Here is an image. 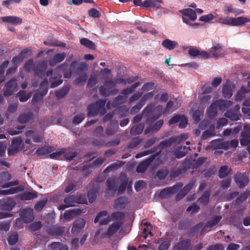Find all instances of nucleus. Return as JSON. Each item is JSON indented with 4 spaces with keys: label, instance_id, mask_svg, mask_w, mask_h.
Returning <instances> with one entry per match:
<instances>
[{
    "label": "nucleus",
    "instance_id": "48",
    "mask_svg": "<svg viewBox=\"0 0 250 250\" xmlns=\"http://www.w3.org/2000/svg\"><path fill=\"white\" fill-rule=\"evenodd\" d=\"M241 139L240 140L241 145L243 146L249 145L250 143V135L243 131L241 133Z\"/></svg>",
    "mask_w": 250,
    "mask_h": 250
},
{
    "label": "nucleus",
    "instance_id": "21",
    "mask_svg": "<svg viewBox=\"0 0 250 250\" xmlns=\"http://www.w3.org/2000/svg\"><path fill=\"white\" fill-rule=\"evenodd\" d=\"M123 224V222L116 221L110 225L107 230L106 234L110 237L113 235L120 228Z\"/></svg>",
    "mask_w": 250,
    "mask_h": 250
},
{
    "label": "nucleus",
    "instance_id": "12",
    "mask_svg": "<svg viewBox=\"0 0 250 250\" xmlns=\"http://www.w3.org/2000/svg\"><path fill=\"white\" fill-rule=\"evenodd\" d=\"M21 219L25 223L32 222L34 219L33 210L31 208H25L22 210L21 213Z\"/></svg>",
    "mask_w": 250,
    "mask_h": 250
},
{
    "label": "nucleus",
    "instance_id": "22",
    "mask_svg": "<svg viewBox=\"0 0 250 250\" xmlns=\"http://www.w3.org/2000/svg\"><path fill=\"white\" fill-rule=\"evenodd\" d=\"M47 93V90L46 89L38 90L34 93L32 99V103L33 104H35L37 102L42 101L44 96Z\"/></svg>",
    "mask_w": 250,
    "mask_h": 250
},
{
    "label": "nucleus",
    "instance_id": "32",
    "mask_svg": "<svg viewBox=\"0 0 250 250\" xmlns=\"http://www.w3.org/2000/svg\"><path fill=\"white\" fill-rule=\"evenodd\" d=\"M145 127V124L140 123L133 125L130 130V133L132 136L139 135L142 133Z\"/></svg>",
    "mask_w": 250,
    "mask_h": 250
},
{
    "label": "nucleus",
    "instance_id": "3",
    "mask_svg": "<svg viewBox=\"0 0 250 250\" xmlns=\"http://www.w3.org/2000/svg\"><path fill=\"white\" fill-rule=\"evenodd\" d=\"M153 110V107L152 105H147L142 112L143 116L146 118V123L149 125L158 119L161 116L160 113L154 114Z\"/></svg>",
    "mask_w": 250,
    "mask_h": 250
},
{
    "label": "nucleus",
    "instance_id": "34",
    "mask_svg": "<svg viewBox=\"0 0 250 250\" xmlns=\"http://www.w3.org/2000/svg\"><path fill=\"white\" fill-rule=\"evenodd\" d=\"M24 190V188L22 186L13 187L8 189L0 190V194L10 195L21 192Z\"/></svg>",
    "mask_w": 250,
    "mask_h": 250
},
{
    "label": "nucleus",
    "instance_id": "60",
    "mask_svg": "<svg viewBox=\"0 0 250 250\" xmlns=\"http://www.w3.org/2000/svg\"><path fill=\"white\" fill-rule=\"evenodd\" d=\"M222 217L220 216H216L211 220L208 221L207 222V225L209 227V228H211L215 226H216L221 220Z\"/></svg>",
    "mask_w": 250,
    "mask_h": 250
},
{
    "label": "nucleus",
    "instance_id": "30",
    "mask_svg": "<svg viewBox=\"0 0 250 250\" xmlns=\"http://www.w3.org/2000/svg\"><path fill=\"white\" fill-rule=\"evenodd\" d=\"M37 192L35 190H32L31 191H25L20 194V199L22 200L28 201L32 200L37 198Z\"/></svg>",
    "mask_w": 250,
    "mask_h": 250
},
{
    "label": "nucleus",
    "instance_id": "50",
    "mask_svg": "<svg viewBox=\"0 0 250 250\" xmlns=\"http://www.w3.org/2000/svg\"><path fill=\"white\" fill-rule=\"evenodd\" d=\"M250 193V191H246L241 193L240 196L237 197L234 202L235 206H238L242 204L243 201L246 200L248 197Z\"/></svg>",
    "mask_w": 250,
    "mask_h": 250
},
{
    "label": "nucleus",
    "instance_id": "28",
    "mask_svg": "<svg viewBox=\"0 0 250 250\" xmlns=\"http://www.w3.org/2000/svg\"><path fill=\"white\" fill-rule=\"evenodd\" d=\"M188 150H190L188 146L178 147L175 149L174 154L176 158L180 159L186 156Z\"/></svg>",
    "mask_w": 250,
    "mask_h": 250
},
{
    "label": "nucleus",
    "instance_id": "47",
    "mask_svg": "<svg viewBox=\"0 0 250 250\" xmlns=\"http://www.w3.org/2000/svg\"><path fill=\"white\" fill-rule=\"evenodd\" d=\"M70 86H65L56 92V96L58 99H62L69 92Z\"/></svg>",
    "mask_w": 250,
    "mask_h": 250
},
{
    "label": "nucleus",
    "instance_id": "8",
    "mask_svg": "<svg viewBox=\"0 0 250 250\" xmlns=\"http://www.w3.org/2000/svg\"><path fill=\"white\" fill-rule=\"evenodd\" d=\"M234 181L240 188L245 187L249 183V179L246 173H237L234 176Z\"/></svg>",
    "mask_w": 250,
    "mask_h": 250
},
{
    "label": "nucleus",
    "instance_id": "1",
    "mask_svg": "<svg viewBox=\"0 0 250 250\" xmlns=\"http://www.w3.org/2000/svg\"><path fill=\"white\" fill-rule=\"evenodd\" d=\"M105 103V100H99L96 103L88 105L87 108V117H94L98 114H100L101 116L104 115L106 113Z\"/></svg>",
    "mask_w": 250,
    "mask_h": 250
},
{
    "label": "nucleus",
    "instance_id": "7",
    "mask_svg": "<svg viewBox=\"0 0 250 250\" xmlns=\"http://www.w3.org/2000/svg\"><path fill=\"white\" fill-rule=\"evenodd\" d=\"M22 140L21 137H19L13 139L11 142V146L8 149L9 155H13L17 153L22 148L21 146Z\"/></svg>",
    "mask_w": 250,
    "mask_h": 250
},
{
    "label": "nucleus",
    "instance_id": "35",
    "mask_svg": "<svg viewBox=\"0 0 250 250\" xmlns=\"http://www.w3.org/2000/svg\"><path fill=\"white\" fill-rule=\"evenodd\" d=\"M210 193V189L206 190L203 192L201 196L198 198V201L200 202L204 206L207 205L209 202V197Z\"/></svg>",
    "mask_w": 250,
    "mask_h": 250
},
{
    "label": "nucleus",
    "instance_id": "18",
    "mask_svg": "<svg viewBox=\"0 0 250 250\" xmlns=\"http://www.w3.org/2000/svg\"><path fill=\"white\" fill-rule=\"evenodd\" d=\"M189 54L192 57H198L203 59H208L209 57V54L206 51H200L195 48H190L188 50Z\"/></svg>",
    "mask_w": 250,
    "mask_h": 250
},
{
    "label": "nucleus",
    "instance_id": "61",
    "mask_svg": "<svg viewBox=\"0 0 250 250\" xmlns=\"http://www.w3.org/2000/svg\"><path fill=\"white\" fill-rule=\"evenodd\" d=\"M195 183V180H191L188 185H186L181 190L186 195L191 189Z\"/></svg>",
    "mask_w": 250,
    "mask_h": 250
},
{
    "label": "nucleus",
    "instance_id": "23",
    "mask_svg": "<svg viewBox=\"0 0 250 250\" xmlns=\"http://www.w3.org/2000/svg\"><path fill=\"white\" fill-rule=\"evenodd\" d=\"M118 127V123L117 121H111L106 129V134L108 136L113 135L117 131Z\"/></svg>",
    "mask_w": 250,
    "mask_h": 250
},
{
    "label": "nucleus",
    "instance_id": "27",
    "mask_svg": "<svg viewBox=\"0 0 250 250\" xmlns=\"http://www.w3.org/2000/svg\"><path fill=\"white\" fill-rule=\"evenodd\" d=\"M120 180L121 184L118 188V194H121L124 193L127 185V179L126 174H121L120 176Z\"/></svg>",
    "mask_w": 250,
    "mask_h": 250
},
{
    "label": "nucleus",
    "instance_id": "38",
    "mask_svg": "<svg viewBox=\"0 0 250 250\" xmlns=\"http://www.w3.org/2000/svg\"><path fill=\"white\" fill-rule=\"evenodd\" d=\"M249 92L247 87L245 86H241L240 89L237 91L235 98L236 102H240L245 98V94Z\"/></svg>",
    "mask_w": 250,
    "mask_h": 250
},
{
    "label": "nucleus",
    "instance_id": "56",
    "mask_svg": "<svg viewBox=\"0 0 250 250\" xmlns=\"http://www.w3.org/2000/svg\"><path fill=\"white\" fill-rule=\"evenodd\" d=\"M80 43L82 45L88 47L89 49H93L95 48V44L93 43V42L86 38L82 39L80 40Z\"/></svg>",
    "mask_w": 250,
    "mask_h": 250
},
{
    "label": "nucleus",
    "instance_id": "6",
    "mask_svg": "<svg viewBox=\"0 0 250 250\" xmlns=\"http://www.w3.org/2000/svg\"><path fill=\"white\" fill-rule=\"evenodd\" d=\"M3 94L6 97L11 96L18 90V81L15 78L11 79L5 85Z\"/></svg>",
    "mask_w": 250,
    "mask_h": 250
},
{
    "label": "nucleus",
    "instance_id": "62",
    "mask_svg": "<svg viewBox=\"0 0 250 250\" xmlns=\"http://www.w3.org/2000/svg\"><path fill=\"white\" fill-rule=\"evenodd\" d=\"M195 183V180H191L188 185H186L181 190L186 195L191 189Z\"/></svg>",
    "mask_w": 250,
    "mask_h": 250
},
{
    "label": "nucleus",
    "instance_id": "40",
    "mask_svg": "<svg viewBox=\"0 0 250 250\" xmlns=\"http://www.w3.org/2000/svg\"><path fill=\"white\" fill-rule=\"evenodd\" d=\"M25 136L27 137H32L33 142L35 143H41L43 140V137L38 134H35L32 130H29L25 132Z\"/></svg>",
    "mask_w": 250,
    "mask_h": 250
},
{
    "label": "nucleus",
    "instance_id": "36",
    "mask_svg": "<svg viewBox=\"0 0 250 250\" xmlns=\"http://www.w3.org/2000/svg\"><path fill=\"white\" fill-rule=\"evenodd\" d=\"M1 20L4 22H9L14 24H20L22 20L16 16H5L1 18Z\"/></svg>",
    "mask_w": 250,
    "mask_h": 250
},
{
    "label": "nucleus",
    "instance_id": "59",
    "mask_svg": "<svg viewBox=\"0 0 250 250\" xmlns=\"http://www.w3.org/2000/svg\"><path fill=\"white\" fill-rule=\"evenodd\" d=\"M171 138L172 139L173 143H176L177 144H179L181 142L187 140L188 138V136L186 134H181L179 135Z\"/></svg>",
    "mask_w": 250,
    "mask_h": 250
},
{
    "label": "nucleus",
    "instance_id": "10",
    "mask_svg": "<svg viewBox=\"0 0 250 250\" xmlns=\"http://www.w3.org/2000/svg\"><path fill=\"white\" fill-rule=\"evenodd\" d=\"M154 155H151L145 160L141 162L136 168V171L139 173H144L147 169L148 166L155 158Z\"/></svg>",
    "mask_w": 250,
    "mask_h": 250
},
{
    "label": "nucleus",
    "instance_id": "20",
    "mask_svg": "<svg viewBox=\"0 0 250 250\" xmlns=\"http://www.w3.org/2000/svg\"><path fill=\"white\" fill-rule=\"evenodd\" d=\"M127 203V198L126 197H120L114 201V208L118 210L123 209L125 208Z\"/></svg>",
    "mask_w": 250,
    "mask_h": 250
},
{
    "label": "nucleus",
    "instance_id": "15",
    "mask_svg": "<svg viewBox=\"0 0 250 250\" xmlns=\"http://www.w3.org/2000/svg\"><path fill=\"white\" fill-rule=\"evenodd\" d=\"M174 250H191V241L189 239L180 240L175 245Z\"/></svg>",
    "mask_w": 250,
    "mask_h": 250
},
{
    "label": "nucleus",
    "instance_id": "49",
    "mask_svg": "<svg viewBox=\"0 0 250 250\" xmlns=\"http://www.w3.org/2000/svg\"><path fill=\"white\" fill-rule=\"evenodd\" d=\"M63 156L66 160L71 161L76 156L77 153L71 150H65L62 151Z\"/></svg>",
    "mask_w": 250,
    "mask_h": 250
},
{
    "label": "nucleus",
    "instance_id": "37",
    "mask_svg": "<svg viewBox=\"0 0 250 250\" xmlns=\"http://www.w3.org/2000/svg\"><path fill=\"white\" fill-rule=\"evenodd\" d=\"M217 106L214 102L212 103L207 110V114L209 119H213L217 115Z\"/></svg>",
    "mask_w": 250,
    "mask_h": 250
},
{
    "label": "nucleus",
    "instance_id": "64",
    "mask_svg": "<svg viewBox=\"0 0 250 250\" xmlns=\"http://www.w3.org/2000/svg\"><path fill=\"white\" fill-rule=\"evenodd\" d=\"M32 54V49L31 48H26L22 50L20 53V56L22 60L25 58H28Z\"/></svg>",
    "mask_w": 250,
    "mask_h": 250
},
{
    "label": "nucleus",
    "instance_id": "16",
    "mask_svg": "<svg viewBox=\"0 0 250 250\" xmlns=\"http://www.w3.org/2000/svg\"><path fill=\"white\" fill-rule=\"evenodd\" d=\"M46 67V62L42 61L39 62L34 69L35 75L42 78L44 75Z\"/></svg>",
    "mask_w": 250,
    "mask_h": 250
},
{
    "label": "nucleus",
    "instance_id": "26",
    "mask_svg": "<svg viewBox=\"0 0 250 250\" xmlns=\"http://www.w3.org/2000/svg\"><path fill=\"white\" fill-rule=\"evenodd\" d=\"M180 13L183 15V17H188L189 20L195 21L197 19V15L194 10L191 8H185L179 11Z\"/></svg>",
    "mask_w": 250,
    "mask_h": 250
},
{
    "label": "nucleus",
    "instance_id": "42",
    "mask_svg": "<svg viewBox=\"0 0 250 250\" xmlns=\"http://www.w3.org/2000/svg\"><path fill=\"white\" fill-rule=\"evenodd\" d=\"M223 11L226 14L231 13L235 14V16L244 13L243 10L234 8L230 5H226Z\"/></svg>",
    "mask_w": 250,
    "mask_h": 250
},
{
    "label": "nucleus",
    "instance_id": "58",
    "mask_svg": "<svg viewBox=\"0 0 250 250\" xmlns=\"http://www.w3.org/2000/svg\"><path fill=\"white\" fill-rule=\"evenodd\" d=\"M229 171L228 170V167L226 166H222L219 170V177L224 178L229 174Z\"/></svg>",
    "mask_w": 250,
    "mask_h": 250
},
{
    "label": "nucleus",
    "instance_id": "31",
    "mask_svg": "<svg viewBox=\"0 0 250 250\" xmlns=\"http://www.w3.org/2000/svg\"><path fill=\"white\" fill-rule=\"evenodd\" d=\"M225 116L231 121H237L240 120L241 114L237 113L235 110L230 109L225 113Z\"/></svg>",
    "mask_w": 250,
    "mask_h": 250
},
{
    "label": "nucleus",
    "instance_id": "43",
    "mask_svg": "<svg viewBox=\"0 0 250 250\" xmlns=\"http://www.w3.org/2000/svg\"><path fill=\"white\" fill-rule=\"evenodd\" d=\"M53 151V148L50 146H44L38 148L36 153L38 156H41L50 153Z\"/></svg>",
    "mask_w": 250,
    "mask_h": 250
},
{
    "label": "nucleus",
    "instance_id": "11",
    "mask_svg": "<svg viewBox=\"0 0 250 250\" xmlns=\"http://www.w3.org/2000/svg\"><path fill=\"white\" fill-rule=\"evenodd\" d=\"M34 119V114L31 111H28L20 114L18 117V121L21 124H24L28 123H33Z\"/></svg>",
    "mask_w": 250,
    "mask_h": 250
},
{
    "label": "nucleus",
    "instance_id": "45",
    "mask_svg": "<svg viewBox=\"0 0 250 250\" xmlns=\"http://www.w3.org/2000/svg\"><path fill=\"white\" fill-rule=\"evenodd\" d=\"M160 244L158 250H167L170 245V241L166 238H161L160 240Z\"/></svg>",
    "mask_w": 250,
    "mask_h": 250
},
{
    "label": "nucleus",
    "instance_id": "39",
    "mask_svg": "<svg viewBox=\"0 0 250 250\" xmlns=\"http://www.w3.org/2000/svg\"><path fill=\"white\" fill-rule=\"evenodd\" d=\"M250 21V19L244 17L232 18V26H241Z\"/></svg>",
    "mask_w": 250,
    "mask_h": 250
},
{
    "label": "nucleus",
    "instance_id": "52",
    "mask_svg": "<svg viewBox=\"0 0 250 250\" xmlns=\"http://www.w3.org/2000/svg\"><path fill=\"white\" fill-rule=\"evenodd\" d=\"M97 190L92 189L87 192V196L89 203H93L97 198Z\"/></svg>",
    "mask_w": 250,
    "mask_h": 250
},
{
    "label": "nucleus",
    "instance_id": "17",
    "mask_svg": "<svg viewBox=\"0 0 250 250\" xmlns=\"http://www.w3.org/2000/svg\"><path fill=\"white\" fill-rule=\"evenodd\" d=\"M162 3V0H146L143 2V6L146 8H151L157 10L161 8L160 3Z\"/></svg>",
    "mask_w": 250,
    "mask_h": 250
},
{
    "label": "nucleus",
    "instance_id": "63",
    "mask_svg": "<svg viewBox=\"0 0 250 250\" xmlns=\"http://www.w3.org/2000/svg\"><path fill=\"white\" fill-rule=\"evenodd\" d=\"M19 236L17 233L10 235L8 238V242L10 245H15L18 241Z\"/></svg>",
    "mask_w": 250,
    "mask_h": 250
},
{
    "label": "nucleus",
    "instance_id": "54",
    "mask_svg": "<svg viewBox=\"0 0 250 250\" xmlns=\"http://www.w3.org/2000/svg\"><path fill=\"white\" fill-rule=\"evenodd\" d=\"M223 95L225 98H229L232 95V89L230 86L225 85L222 88Z\"/></svg>",
    "mask_w": 250,
    "mask_h": 250
},
{
    "label": "nucleus",
    "instance_id": "24",
    "mask_svg": "<svg viewBox=\"0 0 250 250\" xmlns=\"http://www.w3.org/2000/svg\"><path fill=\"white\" fill-rule=\"evenodd\" d=\"M64 231L63 227L55 225L47 229V233L52 236H59L62 234Z\"/></svg>",
    "mask_w": 250,
    "mask_h": 250
},
{
    "label": "nucleus",
    "instance_id": "41",
    "mask_svg": "<svg viewBox=\"0 0 250 250\" xmlns=\"http://www.w3.org/2000/svg\"><path fill=\"white\" fill-rule=\"evenodd\" d=\"M162 45L164 48L168 50H172L177 47L178 44L176 42L167 39L162 42Z\"/></svg>",
    "mask_w": 250,
    "mask_h": 250
},
{
    "label": "nucleus",
    "instance_id": "29",
    "mask_svg": "<svg viewBox=\"0 0 250 250\" xmlns=\"http://www.w3.org/2000/svg\"><path fill=\"white\" fill-rule=\"evenodd\" d=\"M82 212L80 209H71L64 212L63 216L65 220L70 221Z\"/></svg>",
    "mask_w": 250,
    "mask_h": 250
},
{
    "label": "nucleus",
    "instance_id": "44",
    "mask_svg": "<svg viewBox=\"0 0 250 250\" xmlns=\"http://www.w3.org/2000/svg\"><path fill=\"white\" fill-rule=\"evenodd\" d=\"M79 77L75 79L73 82L75 85H84L88 78L87 73H84L81 75H78Z\"/></svg>",
    "mask_w": 250,
    "mask_h": 250
},
{
    "label": "nucleus",
    "instance_id": "13",
    "mask_svg": "<svg viewBox=\"0 0 250 250\" xmlns=\"http://www.w3.org/2000/svg\"><path fill=\"white\" fill-rule=\"evenodd\" d=\"M85 225V221L83 218H79L73 223L71 229V232L73 234H78Z\"/></svg>",
    "mask_w": 250,
    "mask_h": 250
},
{
    "label": "nucleus",
    "instance_id": "9",
    "mask_svg": "<svg viewBox=\"0 0 250 250\" xmlns=\"http://www.w3.org/2000/svg\"><path fill=\"white\" fill-rule=\"evenodd\" d=\"M15 205V201L11 197L0 200V210L10 211Z\"/></svg>",
    "mask_w": 250,
    "mask_h": 250
},
{
    "label": "nucleus",
    "instance_id": "25",
    "mask_svg": "<svg viewBox=\"0 0 250 250\" xmlns=\"http://www.w3.org/2000/svg\"><path fill=\"white\" fill-rule=\"evenodd\" d=\"M65 56L66 54L64 52L62 53H57L49 60V64L50 66H54L56 64L63 61Z\"/></svg>",
    "mask_w": 250,
    "mask_h": 250
},
{
    "label": "nucleus",
    "instance_id": "2",
    "mask_svg": "<svg viewBox=\"0 0 250 250\" xmlns=\"http://www.w3.org/2000/svg\"><path fill=\"white\" fill-rule=\"evenodd\" d=\"M115 85L116 83L112 79L105 81L104 85H102L99 88L100 94L105 97L116 95L119 92V90L114 88Z\"/></svg>",
    "mask_w": 250,
    "mask_h": 250
},
{
    "label": "nucleus",
    "instance_id": "33",
    "mask_svg": "<svg viewBox=\"0 0 250 250\" xmlns=\"http://www.w3.org/2000/svg\"><path fill=\"white\" fill-rule=\"evenodd\" d=\"M214 103L218 108L223 110L229 108L232 104L231 101L225 100H217L215 101Z\"/></svg>",
    "mask_w": 250,
    "mask_h": 250
},
{
    "label": "nucleus",
    "instance_id": "5",
    "mask_svg": "<svg viewBox=\"0 0 250 250\" xmlns=\"http://www.w3.org/2000/svg\"><path fill=\"white\" fill-rule=\"evenodd\" d=\"M87 65L84 62L79 63L77 61H73L70 65V68L74 74L81 75L86 73Z\"/></svg>",
    "mask_w": 250,
    "mask_h": 250
},
{
    "label": "nucleus",
    "instance_id": "53",
    "mask_svg": "<svg viewBox=\"0 0 250 250\" xmlns=\"http://www.w3.org/2000/svg\"><path fill=\"white\" fill-rule=\"evenodd\" d=\"M207 160L205 157H200L197 160H194L192 162V166L193 168H198L201 166Z\"/></svg>",
    "mask_w": 250,
    "mask_h": 250
},
{
    "label": "nucleus",
    "instance_id": "19",
    "mask_svg": "<svg viewBox=\"0 0 250 250\" xmlns=\"http://www.w3.org/2000/svg\"><path fill=\"white\" fill-rule=\"evenodd\" d=\"M86 201L84 198L83 201H80L79 198H77L76 196L74 195H70L66 197L63 200V202L66 204L69 207H73L74 206V204L78 203L80 204H83Z\"/></svg>",
    "mask_w": 250,
    "mask_h": 250
},
{
    "label": "nucleus",
    "instance_id": "51",
    "mask_svg": "<svg viewBox=\"0 0 250 250\" xmlns=\"http://www.w3.org/2000/svg\"><path fill=\"white\" fill-rule=\"evenodd\" d=\"M125 215L123 212L117 211L113 212L110 215L111 220L120 221L123 222V219L124 218Z\"/></svg>",
    "mask_w": 250,
    "mask_h": 250
},
{
    "label": "nucleus",
    "instance_id": "14",
    "mask_svg": "<svg viewBox=\"0 0 250 250\" xmlns=\"http://www.w3.org/2000/svg\"><path fill=\"white\" fill-rule=\"evenodd\" d=\"M164 124L163 119H160L157 121L153 125H150L146 128L144 131V134L146 135L149 132L156 133L158 131Z\"/></svg>",
    "mask_w": 250,
    "mask_h": 250
},
{
    "label": "nucleus",
    "instance_id": "55",
    "mask_svg": "<svg viewBox=\"0 0 250 250\" xmlns=\"http://www.w3.org/2000/svg\"><path fill=\"white\" fill-rule=\"evenodd\" d=\"M173 143V140L171 137L167 139L161 141L159 145V147L160 148L163 149L170 146Z\"/></svg>",
    "mask_w": 250,
    "mask_h": 250
},
{
    "label": "nucleus",
    "instance_id": "46",
    "mask_svg": "<svg viewBox=\"0 0 250 250\" xmlns=\"http://www.w3.org/2000/svg\"><path fill=\"white\" fill-rule=\"evenodd\" d=\"M127 96L123 95H118L115 98L112 102L111 103L112 107H117L124 103Z\"/></svg>",
    "mask_w": 250,
    "mask_h": 250
},
{
    "label": "nucleus",
    "instance_id": "4",
    "mask_svg": "<svg viewBox=\"0 0 250 250\" xmlns=\"http://www.w3.org/2000/svg\"><path fill=\"white\" fill-rule=\"evenodd\" d=\"M106 188L104 193L105 198H110L113 197L117 190L116 179L114 178H109L106 181Z\"/></svg>",
    "mask_w": 250,
    "mask_h": 250
},
{
    "label": "nucleus",
    "instance_id": "57",
    "mask_svg": "<svg viewBox=\"0 0 250 250\" xmlns=\"http://www.w3.org/2000/svg\"><path fill=\"white\" fill-rule=\"evenodd\" d=\"M171 195H172L171 191L168 187L162 189L159 193V196L162 199H166L170 197Z\"/></svg>",
    "mask_w": 250,
    "mask_h": 250
}]
</instances>
